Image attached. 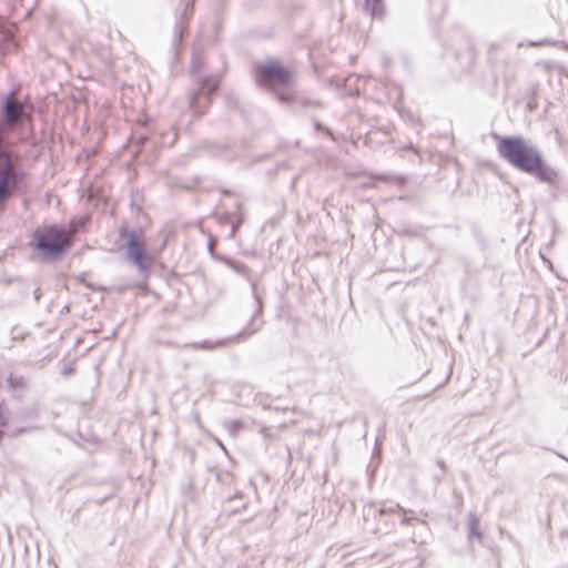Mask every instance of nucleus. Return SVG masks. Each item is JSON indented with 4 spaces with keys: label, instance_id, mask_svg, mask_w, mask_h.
<instances>
[{
    "label": "nucleus",
    "instance_id": "nucleus-19",
    "mask_svg": "<svg viewBox=\"0 0 568 568\" xmlns=\"http://www.w3.org/2000/svg\"><path fill=\"white\" fill-rule=\"evenodd\" d=\"M143 132L138 133V143L141 148H145V145L151 142V135L150 132L146 130V128H143Z\"/></svg>",
    "mask_w": 568,
    "mask_h": 568
},
{
    "label": "nucleus",
    "instance_id": "nucleus-2",
    "mask_svg": "<svg viewBox=\"0 0 568 568\" xmlns=\"http://www.w3.org/2000/svg\"><path fill=\"white\" fill-rule=\"evenodd\" d=\"M253 72L255 82L260 88L273 92L278 102L291 105L294 111L308 106H322L320 101L298 100L294 97L292 89L295 82V72L292 68L281 64L275 58H267L264 62H255Z\"/></svg>",
    "mask_w": 568,
    "mask_h": 568
},
{
    "label": "nucleus",
    "instance_id": "nucleus-4",
    "mask_svg": "<svg viewBox=\"0 0 568 568\" xmlns=\"http://www.w3.org/2000/svg\"><path fill=\"white\" fill-rule=\"evenodd\" d=\"M248 283L255 303V310L248 323L244 326V328L235 335H232L223 339H219L215 344H211L207 341H202L200 343L189 344V347H192L193 349H213L215 347L225 346L231 343L240 344L247 341L251 336L258 333L263 328L265 287L261 285V282L257 277H255Z\"/></svg>",
    "mask_w": 568,
    "mask_h": 568
},
{
    "label": "nucleus",
    "instance_id": "nucleus-28",
    "mask_svg": "<svg viewBox=\"0 0 568 568\" xmlns=\"http://www.w3.org/2000/svg\"><path fill=\"white\" fill-rule=\"evenodd\" d=\"M383 63H384L385 67H388L389 63H390V59L388 57H384L383 58Z\"/></svg>",
    "mask_w": 568,
    "mask_h": 568
},
{
    "label": "nucleus",
    "instance_id": "nucleus-21",
    "mask_svg": "<svg viewBox=\"0 0 568 568\" xmlns=\"http://www.w3.org/2000/svg\"><path fill=\"white\" fill-rule=\"evenodd\" d=\"M220 220H221L222 223H231L232 215H231V213H224V214L221 215Z\"/></svg>",
    "mask_w": 568,
    "mask_h": 568
},
{
    "label": "nucleus",
    "instance_id": "nucleus-27",
    "mask_svg": "<svg viewBox=\"0 0 568 568\" xmlns=\"http://www.w3.org/2000/svg\"><path fill=\"white\" fill-rule=\"evenodd\" d=\"M403 149L404 150H409V151H415V145L413 143H408Z\"/></svg>",
    "mask_w": 568,
    "mask_h": 568
},
{
    "label": "nucleus",
    "instance_id": "nucleus-1",
    "mask_svg": "<svg viewBox=\"0 0 568 568\" xmlns=\"http://www.w3.org/2000/svg\"><path fill=\"white\" fill-rule=\"evenodd\" d=\"M491 136L497 141L499 156L514 169L552 187L559 186V171L548 164L542 152L531 140L523 135H500L496 132H493Z\"/></svg>",
    "mask_w": 568,
    "mask_h": 568
},
{
    "label": "nucleus",
    "instance_id": "nucleus-15",
    "mask_svg": "<svg viewBox=\"0 0 568 568\" xmlns=\"http://www.w3.org/2000/svg\"><path fill=\"white\" fill-rule=\"evenodd\" d=\"M224 426L227 428L230 434L235 435L244 425L240 419H232L224 422Z\"/></svg>",
    "mask_w": 568,
    "mask_h": 568
},
{
    "label": "nucleus",
    "instance_id": "nucleus-22",
    "mask_svg": "<svg viewBox=\"0 0 568 568\" xmlns=\"http://www.w3.org/2000/svg\"><path fill=\"white\" fill-rule=\"evenodd\" d=\"M207 250H209V253L210 255L212 256V253H216L214 250H213V237H210V241L207 243Z\"/></svg>",
    "mask_w": 568,
    "mask_h": 568
},
{
    "label": "nucleus",
    "instance_id": "nucleus-7",
    "mask_svg": "<svg viewBox=\"0 0 568 568\" xmlns=\"http://www.w3.org/2000/svg\"><path fill=\"white\" fill-rule=\"evenodd\" d=\"M13 90L1 97V115L0 120L3 128L7 130L21 126L27 118L28 112L24 106V101L13 98Z\"/></svg>",
    "mask_w": 568,
    "mask_h": 568
},
{
    "label": "nucleus",
    "instance_id": "nucleus-12",
    "mask_svg": "<svg viewBox=\"0 0 568 568\" xmlns=\"http://www.w3.org/2000/svg\"><path fill=\"white\" fill-rule=\"evenodd\" d=\"M467 527L469 538L483 539V532L479 529V519L475 514H469Z\"/></svg>",
    "mask_w": 568,
    "mask_h": 568
},
{
    "label": "nucleus",
    "instance_id": "nucleus-16",
    "mask_svg": "<svg viewBox=\"0 0 568 568\" xmlns=\"http://www.w3.org/2000/svg\"><path fill=\"white\" fill-rule=\"evenodd\" d=\"M556 44H559V42L551 41L549 39H544V40H540V41H530L529 42L530 47L556 45ZM560 45L568 51V43L567 42L561 41Z\"/></svg>",
    "mask_w": 568,
    "mask_h": 568
},
{
    "label": "nucleus",
    "instance_id": "nucleus-3",
    "mask_svg": "<svg viewBox=\"0 0 568 568\" xmlns=\"http://www.w3.org/2000/svg\"><path fill=\"white\" fill-rule=\"evenodd\" d=\"M74 244L70 227L60 224H43L32 231L29 245L44 263L64 258Z\"/></svg>",
    "mask_w": 568,
    "mask_h": 568
},
{
    "label": "nucleus",
    "instance_id": "nucleus-30",
    "mask_svg": "<svg viewBox=\"0 0 568 568\" xmlns=\"http://www.w3.org/2000/svg\"><path fill=\"white\" fill-rule=\"evenodd\" d=\"M217 446H220V447H222L223 449H225V448H224V446H223V444H222L220 440H217Z\"/></svg>",
    "mask_w": 568,
    "mask_h": 568
},
{
    "label": "nucleus",
    "instance_id": "nucleus-11",
    "mask_svg": "<svg viewBox=\"0 0 568 568\" xmlns=\"http://www.w3.org/2000/svg\"><path fill=\"white\" fill-rule=\"evenodd\" d=\"M364 8L373 20H383L385 17L384 0H364Z\"/></svg>",
    "mask_w": 568,
    "mask_h": 568
},
{
    "label": "nucleus",
    "instance_id": "nucleus-8",
    "mask_svg": "<svg viewBox=\"0 0 568 568\" xmlns=\"http://www.w3.org/2000/svg\"><path fill=\"white\" fill-rule=\"evenodd\" d=\"M193 14V1L185 3L184 10L181 13L180 20L175 22L174 34L172 39L173 60H178L183 44V39L187 34V21Z\"/></svg>",
    "mask_w": 568,
    "mask_h": 568
},
{
    "label": "nucleus",
    "instance_id": "nucleus-9",
    "mask_svg": "<svg viewBox=\"0 0 568 568\" xmlns=\"http://www.w3.org/2000/svg\"><path fill=\"white\" fill-rule=\"evenodd\" d=\"M212 258L226 265L233 272L244 277L247 282H251L256 277L253 271L245 263L235 260L229 255L222 253H212Z\"/></svg>",
    "mask_w": 568,
    "mask_h": 568
},
{
    "label": "nucleus",
    "instance_id": "nucleus-10",
    "mask_svg": "<svg viewBox=\"0 0 568 568\" xmlns=\"http://www.w3.org/2000/svg\"><path fill=\"white\" fill-rule=\"evenodd\" d=\"M402 513L404 516L400 520V524L402 525H405V526H408V525H412L414 521L417 520L416 517H413V516H407L406 514L407 513H410V510H406L405 508H403L399 504H395L394 506H390V507H385V506H382L378 510H377V514L379 517H384V516H387V515H390V514H394V513Z\"/></svg>",
    "mask_w": 568,
    "mask_h": 568
},
{
    "label": "nucleus",
    "instance_id": "nucleus-29",
    "mask_svg": "<svg viewBox=\"0 0 568 568\" xmlns=\"http://www.w3.org/2000/svg\"><path fill=\"white\" fill-rule=\"evenodd\" d=\"M222 193H223L224 195H230V194H231V192H230L229 190H225V189H223V190H222Z\"/></svg>",
    "mask_w": 568,
    "mask_h": 568
},
{
    "label": "nucleus",
    "instance_id": "nucleus-17",
    "mask_svg": "<svg viewBox=\"0 0 568 568\" xmlns=\"http://www.w3.org/2000/svg\"><path fill=\"white\" fill-rule=\"evenodd\" d=\"M244 220H245L244 215L242 213H240L235 220L231 221L232 227H231V232L229 235L230 239H233L235 236V233L242 226V224L244 223Z\"/></svg>",
    "mask_w": 568,
    "mask_h": 568
},
{
    "label": "nucleus",
    "instance_id": "nucleus-20",
    "mask_svg": "<svg viewBox=\"0 0 568 568\" xmlns=\"http://www.w3.org/2000/svg\"><path fill=\"white\" fill-rule=\"evenodd\" d=\"M73 372H74V368H73L71 365H69V366H65V367L61 371V375H63V376H68V375L73 374Z\"/></svg>",
    "mask_w": 568,
    "mask_h": 568
},
{
    "label": "nucleus",
    "instance_id": "nucleus-24",
    "mask_svg": "<svg viewBox=\"0 0 568 568\" xmlns=\"http://www.w3.org/2000/svg\"><path fill=\"white\" fill-rule=\"evenodd\" d=\"M26 432H27L26 428H16L14 430H12V436H18V435H21V434H23Z\"/></svg>",
    "mask_w": 568,
    "mask_h": 568
},
{
    "label": "nucleus",
    "instance_id": "nucleus-25",
    "mask_svg": "<svg viewBox=\"0 0 568 568\" xmlns=\"http://www.w3.org/2000/svg\"><path fill=\"white\" fill-rule=\"evenodd\" d=\"M437 465H438V467H439L442 470H444V471L446 470V464H445V462H444V460L438 459V460H437Z\"/></svg>",
    "mask_w": 568,
    "mask_h": 568
},
{
    "label": "nucleus",
    "instance_id": "nucleus-14",
    "mask_svg": "<svg viewBox=\"0 0 568 568\" xmlns=\"http://www.w3.org/2000/svg\"><path fill=\"white\" fill-rule=\"evenodd\" d=\"M313 126L316 132H323L331 140L335 141L334 132L328 126L324 125L321 121L314 120Z\"/></svg>",
    "mask_w": 568,
    "mask_h": 568
},
{
    "label": "nucleus",
    "instance_id": "nucleus-18",
    "mask_svg": "<svg viewBox=\"0 0 568 568\" xmlns=\"http://www.w3.org/2000/svg\"><path fill=\"white\" fill-rule=\"evenodd\" d=\"M88 222H89L88 217L72 219L70 221V225L68 227H70L71 233H72L73 230L83 229Z\"/></svg>",
    "mask_w": 568,
    "mask_h": 568
},
{
    "label": "nucleus",
    "instance_id": "nucleus-6",
    "mask_svg": "<svg viewBox=\"0 0 568 568\" xmlns=\"http://www.w3.org/2000/svg\"><path fill=\"white\" fill-rule=\"evenodd\" d=\"M201 70V61L193 58L191 73L195 77L196 87L189 90L187 103L189 108L196 116H202L207 111L212 102V98L217 93L221 84L219 77L200 75Z\"/></svg>",
    "mask_w": 568,
    "mask_h": 568
},
{
    "label": "nucleus",
    "instance_id": "nucleus-26",
    "mask_svg": "<svg viewBox=\"0 0 568 568\" xmlns=\"http://www.w3.org/2000/svg\"><path fill=\"white\" fill-rule=\"evenodd\" d=\"M33 296H34V300L38 302L40 296H41V293H40V288L38 287L37 290H34L33 292Z\"/></svg>",
    "mask_w": 568,
    "mask_h": 568
},
{
    "label": "nucleus",
    "instance_id": "nucleus-13",
    "mask_svg": "<svg viewBox=\"0 0 568 568\" xmlns=\"http://www.w3.org/2000/svg\"><path fill=\"white\" fill-rule=\"evenodd\" d=\"M242 495L241 494H236L232 497H229L225 501L226 504V507H227V510L230 511V514H236L240 511L241 508H244L245 505L242 504L241 506L237 505V500H241L242 499Z\"/></svg>",
    "mask_w": 568,
    "mask_h": 568
},
{
    "label": "nucleus",
    "instance_id": "nucleus-23",
    "mask_svg": "<svg viewBox=\"0 0 568 568\" xmlns=\"http://www.w3.org/2000/svg\"><path fill=\"white\" fill-rule=\"evenodd\" d=\"M226 100H227V103L231 104V105H235L236 103V98L234 95H226Z\"/></svg>",
    "mask_w": 568,
    "mask_h": 568
},
{
    "label": "nucleus",
    "instance_id": "nucleus-31",
    "mask_svg": "<svg viewBox=\"0 0 568 568\" xmlns=\"http://www.w3.org/2000/svg\"><path fill=\"white\" fill-rule=\"evenodd\" d=\"M558 456H559L560 458H562V459H565V460H567V462H568V458H567V457H565V456H562V455H560V454H559Z\"/></svg>",
    "mask_w": 568,
    "mask_h": 568
},
{
    "label": "nucleus",
    "instance_id": "nucleus-5",
    "mask_svg": "<svg viewBox=\"0 0 568 568\" xmlns=\"http://www.w3.org/2000/svg\"><path fill=\"white\" fill-rule=\"evenodd\" d=\"M119 237L124 241L125 257L134 265L139 273L148 276L154 264V256L146 252L144 230L142 227L130 229L122 224L119 229Z\"/></svg>",
    "mask_w": 568,
    "mask_h": 568
}]
</instances>
